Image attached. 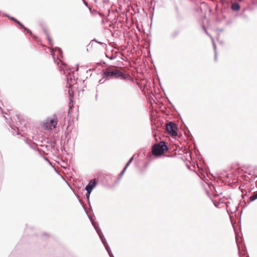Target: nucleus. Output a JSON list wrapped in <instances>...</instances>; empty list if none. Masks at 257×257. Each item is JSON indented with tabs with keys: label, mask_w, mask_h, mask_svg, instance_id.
Listing matches in <instances>:
<instances>
[{
	"label": "nucleus",
	"mask_w": 257,
	"mask_h": 257,
	"mask_svg": "<svg viewBox=\"0 0 257 257\" xmlns=\"http://www.w3.org/2000/svg\"><path fill=\"white\" fill-rule=\"evenodd\" d=\"M168 150V147L164 141L154 144L152 149V154L156 157H160Z\"/></svg>",
	"instance_id": "2"
},
{
	"label": "nucleus",
	"mask_w": 257,
	"mask_h": 257,
	"mask_svg": "<svg viewBox=\"0 0 257 257\" xmlns=\"http://www.w3.org/2000/svg\"><path fill=\"white\" fill-rule=\"evenodd\" d=\"M56 51H58V53H59V55L60 56H62V51L61 50V48H59V47H57L56 48V49H55Z\"/></svg>",
	"instance_id": "24"
},
{
	"label": "nucleus",
	"mask_w": 257,
	"mask_h": 257,
	"mask_svg": "<svg viewBox=\"0 0 257 257\" xmlns=\"http://www.w3.org/2000/svg\"><path fill=\"white\" fill-rule=\"evenodd\" d=\"M231 8L233 11H237L239 10L240 7L238 3L234 2L232 4Z\"/></svg>",
	"instance_id": "10"
},
{
	"label": "nucleus",
	"mask_w": 257,
	"mask_h": 257,
	"mask_svg": "<svg viewBox=\"0 0 257 257\" xmlns=\"http://www.w3.org/2000/svg\"><path fill=\"white\" fill-rule=\"evenodd\" d=\"M210 189L212 190V188L214 190V191H215V193H214V196H219V195L221 194V192H218V191H216V189H215V187L212 185L211 184V186H210Z\"/></svg>",
	"instance_id": "14"
},
{
	"label": "nucleus",
	"mask_w": 257,
	"mask_h": 257,
	"mask_svg": "<svg viewBox=\"0 0 257 257\" xmlns=\"http://www.w3.org/2000/svg\"><path fill=\"white\" fill-rule=\"evenodd\" d=\"M97 185V182L95 179H92L85 186V190L88 192L89 194H91L93 189Z\"/></svg>",
	"instance_id": "6"
},
{
	"label": "nucleus",
	"mask_w": 257,
	"mask_h": 257,
	"mask_svg": "<svg viewBox=\"0 0 257 257\" xmlns=\"http://www.w3.org/2000/svg\"><path fill=\"white\" fill-rule=\"evenodd\" d=\"M41 146L43 148V151L44 153H45V149H46L47 151H49L51 148V146L50 145H41Z\"/></svg>",
	"instance_id": "17"
},
{
	"label": "nucleus",
	"mask_w": 257,
	"mask_h": 257,
	"mask_svg": "<svg viewBox=\"0 0 257 257\" xmlns=\"http://www.w3.org/2000/svg\"><path fill=\"white\" fill-rule=\"evenodd\" d=\"M90 195V194H89L88 192H86V198L87 199V203L89 205V206H90V202L89 201ZM90 207L91 209H92L91 207V206H90Z\"/></svg>",
	"instance_id": "19"
},
{
	"label": "nucleus",
	"mask_w": 257,
	"mask_h": 257,
	"mask_svg": "<svg viewBox=\"0 0 257 257\" xmlns=\"http://www.w3.org/2000/svg\"><path fill=\"white\" fill-rule=\"evenodd\" d=\"M107 80V79H105L104 78V77L103 76V77L99 80L98 83L99 84H102V83H103L105 81V80Z\"/></svg>",
	"instance_id": "26"
},
{
	"label": "nucleus",
	"mask_w": 257,
	"mask_h": 257,
	"mask_svg": "<svg viewBox=\"0 0 257 257\" xmlns=\"http://www.w3.org/2000/svg\"><path fill=\"white\" fill-rule=\"evenodd\" d=\"M57 123V117L56 116L54 115L52 118L48 120L44 123V127L47 130H52L56 126Z\"/></svg>",
	"instance_id": "3"
},
{
	"label": "nucleus",
	"mask_w": 257,
	"mask_h": 257,
	"mask_svg": "<svg viewBox=\"0 0 257 257\" xmlns=\"http://www.w3.org/2000/svg\"><path fill=\"white\" fill-rule=\"evenodd\" d=\"M105 56L107 58H109L110 60H113L115 58V57L113 54H111V56H108L107 54L105 53Z\"/></svg>",
	"instance_id": "25"
},
{
	"label": "nucleus",
	"mask_w": 257,
	"mask_h": 257,
	"mask_svg": "<svg viewBox=\"0 0 257 257\" xmlns=\"http://www.w3.org/2000/svg\"><path fill=\"white\" fill-rule=\"evenodd\" d=\"M211 40H212V44H213V48H214V53H215V60H216V59H217L216 46V45L215 44V42H214L213 38H212Z\"/></svg>",
	"instance_id": "13"
},
{
	"label": "nucleus",
	"mask_w": 257,
	"mask_h": 257,
	"mask_svg": "<svg viewBox=\"0 0 257 257\" xmlns=\"http://www.w3.org/2000/svg\"><path fill=\"white\" fill-rule=\"evenodd\" d=\"M217 31L221 32L223 31V29H219L217 30Z\"/></svg>",
	"instance_id": "30"
},
{
	"label": "nucleus",
	"mask_w": 257,
	"mask_h": 257,
	"mask_svg": "<svg viewBox=\"0 0 257 257\" xmlns=\"http://www.w3.org/2000/svg\"><path fill=\"white\" fill-rule=\"evenodd\" d=\"M232 24V21L231 20H228L227 21V22H226V25H230Z\"/></svg>",
	"instance_id": "29"
},
{
	"label": "nucleus",
	"mask_w": 257,
	"mask_h": 257,
	"mask_svg": "<svg viewBox=\"0 0 257 257\" xmlns=\"http://www.w3.org/2000/svg\"><path fill=\"white\" fill-rule=\"evenodd\" d=\"M202 29H203V30L205 32V33L211 38V39L212 38H213V37L211 36V35L208 33V32L204 26H202Z\"/></svg>",
	"instance_id": "22"
},
{
	"label": "nucleus",
	"mask_w": 257,
	"mask_h": 257,
	"mask_svg": "<svg viewBox=\"0 0 257 257\" xmlns=\"http://www.w3.org/2000/svg\"><path fill=\"white\" fill-rule=\"evenodd\" d=\"M256 199H257V197H256L255 196L253 195V194H252L249 197V198L250 202H252V201H254L255 200H256Z\"/></svg>",
	"instance_id": "20"
},
{
	"label": "nucleus",
	"mask_w": 257,
	"mask_h": 257,
	"mask_svg": "<svg viewBox=\"0 0 257 257\" xmlns=\"http://www.w3.org/2000/svg\"><path fill=\"white\" fill-rule=\"evenodd\" d=\"M102 75L105 79L122 77L125 79L122 72L115 66H110L102 71Z\"/></svg>",
	"instance_id": "1"
},
{
	"label": "nucleus",
	"mask_w": 257,
	"mask_h": 257,
	"mask_svg": "<svg viewBox=\"0 0 257 257\" xmlns=\"http://www.w3.org/2000/svg\"><path fill=\"white\" fill-rule=\"evenodd\" d=\"M67 85L69 88H72L73 85L75 81V76L74 72L72 73L69 72L66 74Z\"/></svg>",
	"instance_id": "5"
},
{
	"label": "nucleus",
	"mask_w": 257,
	"mask_h": 257,
	"mask_svg": "<svg viewBox=\"0 0 257 257\" xmlns=\"http://www.w3.org/2000/svg\"><path fill=\"white\" fill-rule=\"evenodd\" d=\"M43 30H44V33H45V35H46L47 38V39H48V40L49 41V45L52 46V39L50 38V36L49 35V33H48L46 28H44Z\"/></svg>",
	"instance_id": "11"
},
{
	"label": "nucleus",
	"mask_w": 257,
	"mask_h": 257,
	"mask_svg": "<svg viewBox=\"0 0 257 257\" xmlns=\"http://www.w3.org/2000/svg\"><path fill=\"white\" fill-rule=\"evenodd\" d=\"M134 156H132L128 160V161L127 162L126 165H125L124 168H125L126 169L127 167L130 165V164L132 163L133 161L134 160Z\"/></svg>",
	"instance_id": "15"
},
{
	"label": "nucleus",
	"mask_w": 257,
	"mask_h": 257,
	"mask_svg": "<svg viewBox=\"0 0 257 257\" xmlns=\"http://www.w3.org/2000/svg\"><path fill=\"white\" fill-rule=\"evenodd\" d=\"M179 34V31L178 30H175L171 33V37L172 39H175L178 36Z\"/></svg>",
	"instance_id": "12"
},
{
	"label": "nucleus",
	"mask_w": 257,
	"mask_h": 257,
	"mask_svg": "<svg viewBox=\"0 0 257 257\" xmlns=\"http://www.w3.org/2000/svg\"><path fill=\"white\" fill-rule=\"evenodd\" d=\"M95 99H96V100L97 99V94L95 95Z\"/></svg>",
	"instance_id": "33"
},
{
	"label": "nucleus",
	"mask_w": 257,
	"mask_h": 257,
	"mask_svg": "<svg viewBox=\"0 0 257 257\" xmlns=\"http://www.w3.org/2000/svg\"><path fill=\"white\" fill-rule=\"evenodd\" d=\"M93 41H95V42H97V43H99V44H103L102 42H99V41H97L96 39H93L92 40H91V42H90V43H89V45H90L91 44V42H93Z\"/></svg>",
	"instance_id": "27"
},
{
	"label": "nucleus",
	"mask_w": 257,
	"mask_h": 257,
	"mask_svg": "<svg viewBox=\"0 0 257 257\" xmlns=\"http://www.w3.org/2000/svg\"><path fill=\"white\" fill-rule=\"evenodd\" d=\"M82 207H83V209H84V211H85V213L87 214V216H88V218H89V220L91 221V223H92V221H95L94 220V219H93V216H91V215H89V214L87 213V211H86V208H85V207L84 206V205H82Z\"/></svg>",
	"instance_id": "16"
},
{
	"label": "nucleus",
	"mask_w": 257,
	"mask_h": 257,
	"mask_svg": "<svg viewBox=\"0 0 257 257\" xmlns=\"http://www.w3.org/2000/svg\"><path fill=\"white\" fill-rule=\"evenodd\" d=\"M22 29H24V31H27L30 34L32 35V31L30 29H29L28 28L24 26V27H22Z\"/></svg>",
	"instance_id": "23"
},
{
	"label": "nucleus",
	"mask_w": 257,
	"mask_h": 257,
	"mask_svg": "<svg viewBox=\"0 0 257 257\" xmlns=\"http://www.w3.org/2000/svg\"><path fill=\"white\" fill-rule=\"evenodd\" d=\"M214 205L215 206H217V203H215V202H214Z\"/></svg>",
	"instance_id": "34"
},
{
	"label": "nucleus",
	"mask_w": 257,
	"mask_h": 257,
	"mask_svg": "<svg viewBox=\"0 0 257 257\" xmlns=\"http://www.w3.org/2000/svg\"><path fill=\"white\" fill-rule=\"evenodd\" d=\"M126 169H125V168H123L122 172L120 173V174L119 175V176L117 178L118 180H119L121 178V177H122L123 174L124 173V172H125Z\"/></svg>",
	"instance_id": "21"
},
{
	"label": "nucleus",
	"mask_w": 257,
	"mask_h": 257,
	"mask_svg": "<svg viewBox=\"0 0 257 257\" xmlns=\"http://www.w3.org/2000/svg\"><path fill=\"white\" fill-rule=\"evenodd\" d=\"M48 235V234H47L46 233H44V235H45H45L46 236V235Z\"/></svg>",
	"instance_id": "36"
},
{
	"label": "nucleus",
	"mask_w": 257,
	"mask_h": 257,
	"mask_svg": "<svg viewBox=\"0 0 257 257\" xmlns=\"http://www.w3.org/2000/svg\"><path fill=\"white\" fill-rule=\"evenodd\" d=\"M68 94L70 98L73 97V91L72 90V88H69Z\"/></svg>",
	"instance_id": "18"
},
{
	"label": "nucleus",
	"mask_w": 257,
	"mask_h": 257,
	"mask_svg": "<svg viewBox=\"0 0 257 257\" xmlns=\"http://www.w3.org/2000/svg\"><path fill=\"white\" fill-rule=\"evenodd\" d=\"M52 56H53V58H54V60H55V55H54V54L53 53H52Z\"/></svg>",
	"instance_id": "31"
},
{
	"label": "nucleus",
	"mask_w": 257,
	"mask_h": 257,
	"mask_svg": "<svg viewBox=\"0 0 257 257\" xmlns=\"http://www.w3.org/2000/svg\"><path fill=\"white\" fill-rule=\"evenodd\" d=\"M101 242H102V243H103V244L104 245V247H105V249H106V251H107V252H108V254L109 256L110 257H114V256H113V254H112V253L111 251V249H110V247H109V245H108V244H107V242H106V239H105V242H104V241H101Z\"/></svg>",
	"instance_id": "8"
},
{
	"label": "nucleus",
	"mask_w": 257,
	"mask_h": 257,
	"mask_svg": "<svg viewBox=\"0 0 257 257\" xmlns=\"http://www.w3.org/2000/svg\"><path fill=\"white\" fill-rule=\"evenodd\" d=\"M103 64L105 65L106 66H108V65L104 62H103Z\"/></svg>",
	"instance_id": "32"
},
{
	"label": "nucleus",
	"mask_w": 257,
	"mask_h": 257,
	"mask_svg": "<svg viewBox=\"0 0 257 257\" xmlns=\"http://www.w3.org/2000/svg\"><path fill=\"white\" fill-rule=\"evenodd\" d=\"M7 17L8 18H9L10 20H11L12 21H14V22H15L16 24H17L18 25H19L21 27V28L22 27H24V25L21 22H20L19 21H18L17 19H16L14 17H11L10 16H9V15H7Z\"/></svg>",
	"instance_id": "9"
},
{
	"label": "nucleus",
	"mask_w": 257,
	"mask_h": 257,
	"mask_svg": "<svg viewBox=\"0 0 257 257\" xmlns=\"http://www.w3.org/2000/svg\"><path fill=\"white\" fill-rule=\"evenodd\" d=\"M26 143L28 145H29V146L31 148L33 149H35V148L33 147V146L30 144V142H28V141H26Z\"/></svg>",
	"instance_id": "28"
},
{
	"label": "nucleus",
	"mask_w": 257,
	"mask_h": 257,
	"mask_svg": "<svg viewBox=\"0 0 257 257\" xmlns=\"http://www.w3.org/2000/svg\"><path fill=\"white\" fill-rule=\"evenodd\" d=\"M0 109H1V110H2V107H1V106H0Z\"/></svg>",
	"instance_id": "37"
},
{
	"label": "nucleus",
	"mask_w": 257,
	"mask_h": 257,
	"mask_svg": "<svg viewBox=\"0 0 257 257\" xmlns=\"http://www.w3.org/2000/svg\"><path fill=\"white\" fill-rule=\"evenodd\" d=\"M153 1H154V0H152V1L151 2V5H152V4H153Z\"/></svg>",
	"instance_id": "35"
},
{
	"label": "nucleus",
	"mask_w": 257,
	"mask_h": 257,
	"mask_svg": "<svg viewBox=\"0 0 257 257\" xmlns=\"http://www.w3.org/2000/svg\"><path fill=\"white\" fill-rule=\"evenodd\" d=\"M166 131L169 134L173 136L176 137L178 136L177 127L172 121H170L167 123Z\"/></svg>",
	"instance_id": "4"
},
{
	"label": "nucleus",
	"mask_w": 257,
	"mask_h": 257,
	"mask_svg": "<svg viewBox=\"0 0 257 257\" xmlns=\"http://www.w3.org/2000/svg\"><path fill=\"white\" fill-rule=\"evenodd\" d=\"M91 223L93 226L94 228H95L96 231L97 232L98 235H99L101 241H103L105 242V238L101 231V229L99 228L98 223L95 221H92V223Z\"/></svg>",
	"instance_id": "7"
}]
</instances>
